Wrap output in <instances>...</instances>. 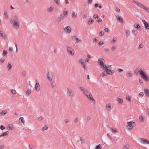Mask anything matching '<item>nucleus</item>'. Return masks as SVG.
Listing matches in <instances>:
<instances>
[{"mask_svg": "<svg viewBox=\"0 0 149 149\" xmlns=\"http://www.w3.org/2000/svg\"><path fill=\"white\" fill-rule=\"evenodd\" d=\"M50 81V85L52 88H54L56 86V83L54 81L51 80Z\"/></svg>", "mask_w": 149, "mask_h": 149, "instance_id": "17", "label": "nucleus"}, {"mask_svg": "<svg viewBox=\"0 0 149 149\" xmlns=\"http://www.w3.org/2000/svg\"><path fill=\"white\" fill-rule=\"evenodd\" d=\"M139 72L141 77L146 82L149 81V76L148 73L143 68H141L139 71Z\"/></svg>", "mask_w": 149, "mask_h": 149, "instance_id": "1", "label": "nucleus"}, {"mask_svg": "<svg viewBox=\"0 0 149 149\" xmlns=\"http://www.w3.org/2000/svg\"><path fill=\"white\" fill-rule=\"evenodd\" d=\"M104 70L105 71L107 74L112 75L113 74V72L112 71L111 69L109 67H106Z\"/></svg>", "mask_w": 149, "mask_h": 149, "instance_id": "6", "label": "nucleus"}, {"mask_svg": "<svg viewBox=\"0 0 149 149\" xmlns=\"http://www.w3.org/2000/svg\"><path fill=\"white\" fill-rule=\"evenodd\" d=\"M13 125L12 124H10L8 125V127L10 130H12L13 129Z\"/></svg>", "mask_w": 149, "mask_h": 149, "instance_id": "43", "label": "nucleus"}, {"mask_svg": "<svg viewBox=\"0 0 149 149\" xmlns=\"http://www.w3.org/2000/svg\"><path fill=\"white\" fill-rule=\"evenodd\" d=\"M144 89L145 91V93H149V89H145L144 88Z\"/></svg>", "mask_w": 149, "mask_h": 149, "instance_id": "52", "label": "nucleus"}, {"mask_svg": "<svg viewBox=\"0 0 149 149\" xmlns=\"http://www.w3.org/2000/svg\"><path fill=\"white\" fill-rule=\"evenodd\" d=\"M141 141L143 144H149V141L147 139L144 138H141L140 139Z\"/></svg>", "mask_w": 149, "mask_h": 149, "instance_id": "14", "label": "nucleus"}, {"mask_svg": "<svg viewBox=\"0 0 149 149\" xmlns=\"http://www.w3.org/2000/svg\"><path fill=\"white\" fill-rule=\"evenodd\" d=\"M10 22L13 24V27L15 29H18L19 27V23L18 20L11 18L10 20Z\"/></svg>", "mask_w": 149, "mask_h": 149, "instance_id": "2", "label": "nucleus"}, {"mask_svg": "<svg viewBox=\"0 0 149 149\" xmlns=\"http://www.w3.org/2000/svg\"><path fill=\"white\" fill-rule=\"evenodd\" d=\"M15 45L16 48V52H17L18 51L17 45L16 43H15Z\"/></svg>", "mask_w": 149, "mask_h": 149, "instance_id": "58", "label": "nucleus"}, {"mask_svg": "<svg viewBox=\"0 0 149 149\" xmlns=\"http://www.w3.org/2000/svg\"><path fill=\"white\" fill-rule=\"evenodd\" d=\"M43 119V118L42 116H41L40 117H39L38 118V120L39 121H42Z\"/></svg>", "mask_w": 149, "mask_h": 149, "instance_id": "59", "label": "nucleus"}, {"mask_svg": "<svg viewBox=\"0 0 149 149\" xmlns=\"http://www.w3.org/2000/svg\"><path fill=\"white\" fill-rule=\"evenodd\" d=\"M12 68V63L10 62H8L7 64V70L8 71L10 70H11Z\"/></svg>", "mask_w": 149, "mask_h": 149, "instance_id": "19", "label": "nucleus"}, {"mask_svg": "<svg viewBox=\"0 0 149 149\" xmlns=\"http://www.w3.org/2000/svg\"><path fill=\"white\" fill-rule=\"evenodd\" d=\"M93 17L94 18L96 19L98 17L97 15L95 14L94 15Z\"/></svg>", "mask_w": 149, "mask_h": 149, "instance_id": "64", "label": "nucleus"}, {"mask_svg": "<svg viewBox=\"0 0 149 149\" xmlns=\"http://www.w3.org/2000/svg\"><path fill=\"white\" fill-rule=\"evenodd\" d=\"M146 113L147 115L148 116L149 115V109L148 108H147L146 110Z\"/></svg>", "mask_w": 149, "mask_h": 149, "instance_id": "50", "label": "nucleus"}, {"mask_svg": "<svg viewBox=\"0 0 149 149\" xmlns=\"http://www.w3.org/2000/svg\"><path fill=\"white\" fill-rule=\"evenodd\" d=\"M104 34V33L103 31H101V32H100L99 33V35H100V36H102Z\"/></svg>", "mask_w": 149, "mask_h": 149, "instance_id": "60", "label": "nucleus"}, {"mask_svg": "<svg viewBox=\"0 0 149 149\" xmlns=\"http://www.w3.org/2000/svg\"><path fill=\"white\" fill-rule=\"evenodd\" d=\"M54 9L53 6H51L47 8V11L49 13H52Z\"/></svg>", "mask_w": 149, "mask_h": 149, "instance_id": "16", "label": "nucleus"}, {"mask_svg": "<svg viewBox=\"0 0 149 149\" xmlns=\"http://www.w3.org/2000/svg\"><path fill=\"white\" fill-rule=\"evenodd\" d=\"M54 77L53 73L51 72H49L47 75V79L49 81H51L52 80Z\"/></svg>", "mask_w": 149, "mask_h": 149, "instance_id": "8", "label": "nucleus"}, {"mask_svg": "<svg viewBox=\"0 0 149 149\" xmlns=\"http://www.w3.org/2000/svg\"><path fill=\"white\" fill-rule=\"evenodd\" d=\"M68 10L66 8H64L63 9V15H67L68 13Z\"/></svg>", "mask_w": 149, "mask_h": 149, "instance_id": "24", "label": "nucleus"}, {"mask_svg": "<svg viewBox=\"0 0 149 149\" xmlns=\"http://www.w3.org/2000/svg\"><path fill=\"white\" fill-rule=\"evenodd\" d=\"M100 145L99 144L96 147L95 149H101V148H100Z\"/></svg>", "mask_w": 149, "mask_h": 149, "instance_id": "54", "label": "nucleus"}, {"mask_svg": "<svg viewBox=\"0 0 149 149\" xmlns=\"http://www.w3.org/2000/svg\"><path fill=\"white\" fill-rule=\"evenodd\" d=\"M78 118L77 117L75 118L74 120V123H77L78 122Z\"/></svg>", "mask_w": 149, "mask_h": 149, "instance_id": "48", "label": "nucleus"}, {"mask_svg": "<svg viewBox=\"0 0 149 149\" xmlns=\"http://www.w3.org/2000/svg\"><path fill=\"white\" fill-rule=\"evenodd\" d=\"M106 109L109 110L111 109V104H107L106 106Z\"/></svg>", "mask_w": 149, "mask_h": 149, "instance_id": "23", "label": "nucleus"}, {"mask_svg": "<svg viewBox=\"0 0 149 149\" xmlns=\"http://www.w3.org/2000/svg\"><path fill=\"white\" fill-rule=\"evenodd\" d=\"M86 97L89 99V100L92 101V102L94 103L95 100L93 99L91 94H85Z\"/></svg>", "mask_w": 149, "mask_h": 149, "instance_id": "10", "label": "nucleus"}, {"mask_svg": "<svg viewBox=\"0 0 149 149\" xmlns=\"http://www.w3.org/2000/svg\"><path fill=\"white\" fill-rule=\"evenodd\" d=\"M108 127L109 128L110 130L113 132H117V131L116 130V129L115 128H114V129H113L111 127H109L108 126Z\"/></svg>", "mask_w": 149, "mask_h": 149, "instance_id": "31", "label": "nucleus"}, {"mask_svg": "<svg viewBox=\"0 0 149 149\" xmlns=\"http://www.w3.org/2000/svg\"><path fill=\"white\" fill-rule=\"evenodd\" d=\"M71 29L70 26H68L65 27L64 29V31L67 33H70L71 31Z\"/></svg>", "mask_w": 149, "mask_h": 149, "instance_id": "9", "label": "nucleus"}, {"mask_svg": "<svg viewBox=\"0 0 149 149\" xmlns=\"http://www.w3.org/2000/svg\"><path fill=\"white\" fill-rule=\"evenodd\" d=\"M78 63L79 64L81 65L85 63L82 58H80L79 59Z\"/></svg>", "mask_w": 149, "mask_h": 149, "instance_id": "21", "label": "nucleus"}, {"mask_svg": "<svg viewBox=\"0 0 149 149\" xmlns=\"http://www.w3.org/2000/svg\"><path fill=\"white\" fill-rule=\"evenodd\" d=\"M102 19L100 17H98L97 18V21L98 22H101L102 21Z\"/></svg>", "mask_w": 149, "mask_h": 149, "instance_id": "53", "label": "nucleus"}, {"mask_svg": "<svg viewBox=\"0 0 149 149\" xmlns=\"http://www.w3.org/2000/svg\"><path fill=\"white\" fill-rule=\"evenodd\" d=\"M54 1L55 2V3H56V4L57 5H59V3L58 2V0H54Z\"/></svg>", "mask_w": 149, "mask_h": 149, "instance_id": "63", "label": "nucleus"}, {"mask_svg": "<svg viewBox=\"0 0 149 149\" xmlns=\"http://www.w3.org/2000/svg\"><path fill=\"white\" fill-rule=\"evenodd\" d=\"M61 20H62L61 19V18L60 17H58L56 19V21L58 22H60L61 21Z\"/></svg>", "mask_w": 149, "mask_h": 149, "instance_id": "51", "label": "nucleus"}, {"mask_svg": "<svg viewBox=\"0 0 149 149\" xmlns=\"http://www.w3.org/2000/svg\"><path fill=\"white\" fill-rule=\"evenodd\" d=\"M134 2H135V3L136 5H138L139 7H140L141 8L144 9L146 10V9L148 8L147 7L145 6H144L143 4H141V3H138L137 1H135Z\"/></svg>", "mask_w": 149, "mask_h": 149, "instance_id": "11", "label": "nucleus"}, {"mask_svg": "<svg viewBox=\"0 0 149 149\" xmlns=\"http://www.w3.org/2000/svg\"><path fill=\"white\" fill-rule=\"evenodd\" d=\"M77 16V13L75 11H73L72 12L71 16L72 18H75Z\"/></svg>", "mask_w": 149, "mask_h": 149, "instance_id": "18", "label": "nucleus"}, {"mask_svg": "<svg viewBox=\"0 0 149 149\" xmlns=\"http://www.w3.org/2000/svg\"><path fill=\"white\" fill-rule=\"evenodd\" d=\"M139 119L141 121H143L144 120V118L142 116H140L139 117Z\"/></svg>", "mask_w": 149, "mask_h": 149, "instance_id": "62", "label": "nucleus"}, {"mask_svg": "<svg viewBox=\"0 0 149 149\" xmlns=\"http://www.w3.org/2000/svg\"><path fill=\"white\" fill-rule=\"evenodd\" d=\"M35 89V90L37 91H39L40 89V86L39 84L37 81L36 80V81Z\"/></svg>", "mask_w": 149, "mask_h": 149, "instance_id": "13", "label": "nucleus"}, {"mask_svg": "<svg viewBox=\"0 0 149 149\" xmlns=\"http://www.w3.org/2000/svg\"><path fill=\"white\" fill-rule=\"evenodd\" d=\"M117 40V38L116 37L113 38V39L111 41V42L113 44H114Z\"/></svg>", "mask_w": 149, "mask_h": 149, "instance_id": "38", "label": "nucleus"}, {"mask_svg": "<svg viewBox=\"0 0 149 149\" xmlns=\"http://www.w3.org/2000/svg\"><path fill=\"white\" fill-rule=\"evenodd\" d=\"M19 120L23 124H24L25 123V120H24V118L23 117H21L19 118Z\"/></svg>", "mask_w": 149, "mask_h": 149, "instance_id": "39", "label": "nucleus"}, {"mask_svg": "<svg viewBox=\"0 0 149 149\" xmlns=\"http://www.w3.org/2000/svg\"><path fill=\"white\" fill-rule=\"evenodd\" d=\"M91 117L90 116H88L87 117V121H89L91 120Z\"/></svg>", "mask_w": 149, "mask_h": 149, "instance_id": "61", "label": "nucleus"}, {"mask_svg": "<svg viewBox=\"0 0 149 149\" xmlns=\"http://www.w3.org/2000/svg\"><path fill=\"white\" fill-rule=\"evenodd\" d=\"M4 17L5 18L7 19L8 18V13L6 11H4Z\"/></svg>", "mask_w": 149, "mask_h": 149, "instance_id": "28", "label": "nucleus"}, {"mask_svg": "<svg viewBox=\"0 0 149 149\" xmlns=\"http://www.w3.org/2000/svg\"><path fill=\"white\" fill-rule=\"evenodd\" d=\"M9 133V132L8 131H7L6 132H3L2 134H1V135L2 136H7V135Z\"/></svg>", "mask_w": 149, "mask_h": 149, "instance_id": "32", "label": "nucleus"}, {"mask_svg": "<svg viewBox=\"0 0 149 149\" xmlns=\"http://www.w3.org/2000/svg\"><path fill=\"white\" fill-rule=\"evenodd\" d=\"M98 63L99 66L103 70L107 67L104 62V60L102 58H100L98 59Z\"/></svg>", "mask_w": 149, "mask_h": 149, "instance_id": "3", "label": "nucleus"}, {"mask_svg": "<svg viewBox=\"0 0 149 149\" xmlns=\"http://www.w3.org/2000/svg\"><path fill=\"white\" fill-rule=\"evenodd\" d=\"M132 32L134 35H136L137 34V33L136 32V31L134 29L132 30Z\"/></svg>", "mask_w": 149, "mask_h": 149, "instance_id": "49", "label": "nucleus"}, {"mask_svg": "<svg viewBox=\"0 0 149 149\" xmlns=\"http://www.w3.org/2000/svg\"><path fill=\"white\" fill-rule=\"evenodd\" d=\"M134 26L135 28H136L138 29H140V26L137 24H134Z\"/></svg>", "mask_w": 149, "mask_h": 149, "instance_id": "26", "label": "nucleus"}, {"mask_svg": "<svg viewBox=\"0 0 149 149\" xmlns=\"http://www.w3.org/2000/svg\"><path fill=\"white\" fill-rule=\"evenodd\" d=\"M117 46L115 45H113L111 48V50L112 51H114L115 49L116 48Z\"/></svg>", "mask_w": 149, "mask_h": 149, "instance_id": "41", "label": "nucleus"}, {"mask_svg": "<svg viewBox=\"0 0 149 149\" xmlns=\"http://www.w3.org/2000/svg\"><path fill=\"white\" fill-rule=\"evenodd\" d=\"M118 102L120 104H122L123 102V99L119 97L118 98Z\"/></svg>", "mask_w": 149, "mask_h": 149, "instance_id": "29", "label": "nucleus"}, {"mask_svg": "<svg viewBox=\"0 0 149 149\" xmlns=\"http://www.w3.org/2000/svg\"><path fill=\"white\" fill-rule=\"evenodd\" d=\"M8 54V52L7 51L5 50H3V53H2V55L3 56H5L7 55Z\"/></svg>", "mask_w": 149, "mask_h": 149, "instance_id": "36", "label": "nucleus"}, {"mask_svg": "<svg viewBox=\"0 0 149 149\" xmlns=\"http://www.w3.org/2000/svg\"><path fill=\"white\" fill-rule=\"evenodd\" d=\"M70 121V120L68 119H66L65 120V122L66 123H68Z\"/></svg>", "mask_w": 149, "mask_h": 149, "instance_id": "55", "label": "nucleus"}, {"mask_svg": "<svg viewBox=\"0 0 149 149\" xmlns=\"http://www.w3.org/2000/svg\"><path fill=\"white\" fill-rule=\"evenodd\" d=\"M72 40L77 43H79L82 42L81 39H79L76 36L74 35L72 37Z\"/></svg>", "mask_w": 149, "mask_h": 149, "instance_id": "7", "label": "nucleus"}, {"mask_svg": "<svg viewBox=\"0 0 149 149\" xmlns=\"http://www.w3.org/2000/svg\"><path fill=\"white\" fill-rule=\"evenodd\" d=\"M142 22L143 23L145 28L147 30H149V26L148 24L144 19L142 20Z\"/></svg>", "mask_w": 149, "mask_h": 149, "instance_id": "12", "label": "nucleus"}, {"mask_svg": "<svg viewBox=\"0 0 149 149\" xmlns=\"http://www.w3.org/2000/svg\"><path fill=\"white\" fill-rule=\"evenodd\" d=\"M7 112L6 111L3 110L0 112V114L1 116L4 115L7 113Z\"/></svg>", "mask_w": 149, "mask_h": 149, "instance_id": "30", "label": "nucleus"}, {"mask_svg": "<svg viewBox=\"0 0 149 149\" xmlns=\"http://www.w3.org/2000/svg\"><path fill=\"white\" fill-rule=\"evenodd\" d=\"M127 128L128 130H131L135 125V123L134 122H129L127 123Z\"/></svg>", "mask_w": 149, "mask_h": 149, "instance_id": "5", "label": "nucleus"}, {"mask_svg": "<svg viewBox=\"0 0 149 149\" xmlns=\"http://www.w3.org/2000/svg\"><path fill=\"white\" fill-rule=\"evenodd\" d=\"M93 22L94 20L93 19H90L88 20V24H91L92 23H93Z\"/></svg>", "mask_w": 149, "mask_h": 149, "instance_id": "34", "label": "nucleus"}, {"mask_svg": "<svg viewBox=\"0 0 149 149\" xmlns=\"http://www.w3.org/2000/svg\"><path fill=\"white\" fill-rule=\"evenodd\" d=\"M125 35L127 37L129 36L130 34V32L129 30H126L125 31Z\"/></svg>", "mask_w": 149, "mask_h": 149, "instance_id": "25", "label": "nucleus"}, {"mask_svg": "<svg viewBox=\"0 0 149 149\" xmlns=\"http://www.w3.org/2000/svg\"><path fill=\"white\" fill-rule=\"evenodd\" d=\"M116 18L117 19V20L119 21H120L121 22H123V20L122 18L120 17L119 16H118V17H116Z\"/></svg>", "mask_w": 149, "mask_h": 149, "instance_id": "44", "label": "nucleus"}, {"mask_svg": "<svg viewBox=\"0 0 149 149\" xmlns=\"http://www.w3.org/2000/svg\"><path fill=\"white\" fill-rule=\"evenodd\" d=\"M130 146L128 144H126L123 146V149H129Z\"/></svg>", "mask_w": 149, "mask_h": 149, "instance_id": "27", "label": "nucleus"}, {"mask_svg": "<svg viewBox=\"0 0 149 149\" xmlns=\"http://www.w3.org/2000/svg\"><path fill=\"white\" fill-rule=\"evenodd\" d=\"M133 75L132 72H130L127 74V76L128 77H130Z\"/></svg>", "mask_w": 149, "mask_h": 149, "instance_id": "45", "label": "nucleus"}, {"mask_svg": "<svg viewBox=\"0 0 149 149\" xmlns=\"http://www.w3.org/2000/svg\"><path fill=\"white\" fill-rule=\"evenodd\" d=\"M66 50L68 53L69 55L72 56L74 55V51L69 46H67Z\"/></svg>", "mask_w": 149, "mask_h": 149, "instance_id": "4", "label": "nucleus"}, {"mask_svg": "<svg viewBox=\"0 0 149 149\" xmlns=\"http://www.w3.org/2000/svg\"><path fill=\"white\" fill-rule=\"evenodd\" d=\"M82 65L83 66V67L84 69V70H87V67L85 64V63L83 64Z\"/></svg>", "mask_w": 149, "mask_h": 149, "instance_id": "40", "label": "nucleus"}, {"mask_svg": "<svg viewBox=\"0 0 149 149\" xmlns=\"http://www.w3.org/2000/svg\"><path fill=\"white\" fill-rule=\"evenodd\" d=\"M60 17L61 18V19H63L65 18V15H63V14H61L60 16Z\"/></svg>", "mask_w": 149, "mask_h": 149, "instance_id": "46", "label": "nucleus"}, {"mask_svg": "<svg viewBox=\"0 0 149 149\" xmlns=\"http://www.w3.org/2000/svg\"><path fill=\"white\" fill-rule=\"evenodd\" d=\"M115 10L116 11L118 12H120V9L118 8H115Z\"/></svg>", "mask_w": 149, "mask_h": 149, "instance_id": "56", "label": "nucleus"}, {"mask_svg": "<svg viewBox=\"0 0 149 149\" xmlns=\"http://www.w3.org/2000/svg\"><path fill=\"white\" fill-rule=\"evenodd\" d=\"M0 129L1 130H3L5 129V127L3 125H1L0 126Z\"/></svg>", "mask_w": 149, "mask_h": 149, "instance_id": "57", "label": "nucleus"}, {"mask_svg": "<svg viewBox=\"0 0 149 149\" xmlns=\"http://www.w3.org/2000/svg\"><path fill=\"white\" fill-rule=\"evenodd\" d=\"M107 74L106 72L104 71L100 74V76L102 77H103L104 76L107 75Z\"/></svg>", "mask_w": 149, "mask_h": 149, "instance_id": "22", "label": "nucleus"}, {"mask_svg": "<svg viewBox=\"0 0 149 149\" xmlns=\"http://www.w3.org/2000/svg\"><path fill=\"white\" fill-rule=\"evenodd\" d=\"M48 128V126L46 125H45L44 127H42V130L43 131H45L46 130H47Z\"/></svg>", "mask_w": 149, "mask_h": 149, "instance_id": "33", "label": "nucleus"}, {"mask_svg": "<svg viewBox=\"0 0 149 149\" xmlns=\"http://www.w3.org/2000/svg\"><path fill=\"white\" fill-rule=\"evenodd\" d=\"M126 98L127 100H128L129 101H130L131 100V97L129 96L128 95H127L126 97Z\"/></svg>", "mask_w": 149, "mask_h": 149, "instance_id": "37", "label": "nucleus"}, {"mask_svg": "<svg viewBox=\"0 0 149 149\" xmlns=\"http://www.w3.org/2000/svg\"><path fill=\"white\" fill-rule=\"evenodd\" d=\"M0 36L3 39H5L6 38V36L5 33L3 31H2L1 30H0Z\"/></svg>", "mask_w": 149, "mask_h": 149, "instance_id": "15", "label": "nucleus"}, {"mask_svg": "<svg viewBox=\"0 0 149 149\" xmlns=\"http://www.w3.org/2000/svg\"><path fill=\"white\" fill-rule=\"evenodd\" d=\"M5 61V59L3 58H1L0 59V63L3 64L4 63Z\"/></svg>", "mask_w": 149, "mask_h": 149, "instance_id": "35", "label": "nucleus"}, {"mask_svg": "<svg viewBox=\"0 0 149 149\" xmlns=\"http://www.w3.org/2000/svg\"><path fill=\"white\" fill-rule=\"evenodd\" d=\"M143 47V44L140 43L138 46V49H141Z\"/></svg>", "mask_w": 149, "mask_h": 149, "instance_id": "42", "label": "nucleus"}, {"mask_svg": "<svg viewBox=\"0 0 149 149\" xmlns=\"http://www.w3.org/2000/svg\"><path fill=\"white\" fill-rule=\"evenodd\" d=\"M104 43L102 41H99L98 43V44L99 45H102L104 44Z\"/></svg>", "mask_w": 149, "mask_h": 149, "instance_id": "47", "label": "nucleus"}, {"mask_svg": "<svg viewBox=\"0 0 149 149\" xmlns=\"http://www.w3.org/2000/svg\"><path fill=\"white\" fill-rule=\"evenodd\" d=\"M79 89L82 93H88L87 90L83 87H80L79 88Z\"/></svg>", "mask_w": 149, "mask_h": 149, "instance_id": "20", "label": "nucleus"}]
</instances>
